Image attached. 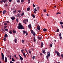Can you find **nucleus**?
<instances>
[{"mask_svg": "<svg viewBox=\"0 0 63 63\" xmlns=\"http://www.w3.org/2000/svg\"><path fill=\"white\" fill-rule=\"evenodd\" d=\"M18 25L17 28L19 29H24V28H23V26L21 24V23H19V24Z\"/></svg>", "mask_w": 63, "mask_h": 63, "instance_id": "f257e3e1", "label": "nucleus"}, {"mask_svg": "<svg viewBox=\"0 0 63 63\" xmlns=\"http://www.w3.org/2000/svg\"><path fill=\"white\" fill-rule=\"evenodd\" d=\"M27 22L26 23L25 22H26V20H24L23 21V22L25 24H26V23H27V22H28V19H26Z\"/></svg>", "mask_w": 63, "mask_h": 63, "instance_id": "f03ea898", "label": "nucleus"}, {"mask_svg": "<svg viewBox=\"0 0 63 63\" xmlns=\"http://www.w3.org/2000/svg\"><path fill=\"white\" fill-rule=\"evenodd\" d=\"M1 56H2V60L3 61H4V54L2 53H1Z\"/></svg>", "mask_w": 63, "mask_h": 63, "instance_id": "7ed1b4c3", "label": "nucleus"}, {"mask_svg": "<svg viewBox=\"0 0 63 63\" xmlns=\"http://www.w3.org/2000/svg\"><path fill=\"white\" fill-rule=\"evenodd\" d=\"M31 27H32V25L30 24H29V25H28V28L29 29H31Z\"/></svg>", "mask_w": 63, "mask_h": 63, "instance_id": "20e7f679", "label": "nucleus"}, {"mask_svg": "<svg viewBox=\"0 0 63 63\" xmlns=\"http://www.w3.org/2000/svg\"><path fill=\"white\" fill-rule=\"evenodd\" d=\"M42 37L41 36H38V39L39 40H41L42 39Z\"/></svg>", "mask_w": 63, "mask_h": 63, "instance_id": "39448f33", "label": "nucleus"}, {"mask_svg": "<svg viewBox=\"0 0 63 63\" xmlns=\"http://www.w3.org/2000/svg\"><path fill=\"white\" fill-rule=\"evenodd\" d=\"M16 16H17L18 17H21L19 14H18Z\"/></svg>", "mask_w": 63, "mask_h": 63, "instance_id": "423d86ee", "label": "nucleus"}, {"mask_svg": "<svg viewBox=\"0 0 63 63\" xmlns=\"http://www.w3.org/2000/svg\"><path fill=\"white\" fill-rule=\"evenodd\" d=\"M12 32L13 33H16V30H13Z\"/></svg>", "mask_w": 63, "mask_h": 63, "instance_id": "0eeeda50", "label": "nucleus"}, {"mask_svg": "<svg viewBox=\"0 0 63 63\" xmlns=\"http://www.w3.org/2000/svg\"><path fill=\"white\" fill-rule=\"evenodd\" d=\"M37 28L38 30H40V26H37Z\"/></svg>", "mask_w": 63, "mask_h": 63, "instance_id": "6e6552de", "label": "nucleus"}, {"mask_svg": "<svg viewBox=\"0 0 63 63\" xmlns=\"http://www.w3.org/2000/svg\"><path fill=\"white\" fill-rule=\"evenodd\" d=\"M11 19L12 20H14V19H15V17H11Z\"/></svg>", "mask_w": 63, "mask_h": 63, "instance_id": "1a4fd4ad", "label": "nucleus"}, {"mask_svg": "<svg viewBox=\"0 0 63 63\" xmlns=\"http://www.w3.org/2000/svg\"><path fill=\"white\" fill-rule=\"evenodd\" d=\"M5 62H7V57H5Z\"/></svg>", "mask_w": 63, "mask_h": 63, "instance_id": "9d476101", "label": "nucleus"}, {"mask_svg": "<svg viewBox=\"0 0 63 63\" xmlns=\"http://www.w3.org/2000/svg\"><path fill=\"white\" fill-rule=\"evenodd\" d=\"M57 54L59 57L60 56V54L59 53V52H57Z\"/></svg>", "mask_w": 63, "mask_h": 63, "instance_id": "9b49d317", "label": "nucleus"}, {"mask_svg": "<svg viewBox=\"0 0 63 63\" xmlns=\"http://www.w3.org/2000/svg\"><path fill=\"white\" fill-rule=\"evenodd\" d=\"M6 13V11L5 10L3 11V14H5Z\"/></svg>", "mask_w": 63, "mask_h": 63, "instance_id": "f8f14e48", "label": "nucleus"}, {"mask_svg": "<svg viewBox=\"0 0 63 63\" xmlns=\"http://www.w3.org/2000/svg\"><path fill=\"white\" fill-rule=\"evenodd\" d=\"M23 32L24 34H25L26 33V31H23Z\"/></svg>", "mask_w": 63, "mask_h": 63, "instance_id": "ddd939ff", "label": "nucleus"}, {"mask_svg": "<svg viewBox=\"0 0 63 63\" xmlns=\"http://www.w3.org/2000/svg\"><path fill=\"white\" fill-rule=\"evenodd\" d=\"M4 37L5 38H7V37H8V35L7 34H5Z\"/></svg>", "mask_w": 63, "mask_h": 63, "instance_id": "4468645a", "label": "nucleus"}, {"mask_svg": "<svg viewBox=\"0 0 63 63\" xmlns=\"http://www.w3.org/2000/svg\"><path fill=\"white\" fill-rule=\"evenodd\" d=\"M14 42H15V43H16V42H17V39H15V40H14Z\"/></svg>", "mask_w": 63, "mask_h": 63, "instance_id": "2eb2a0df", "label": "nucleus"}, {"mask_svg": "<svg viewBox=\"0 0 63 63\" xmlns=\"http://www.w3.org/2000/svg\"><path fill=\"white\" fill-rule=\"evenodd\" d=\"M41 47H43V46H44V44H43V43L42 42L41 43Z\"/></svg>", "mask_w": 63, "mask_h": 63, "instance_id": "dca6fc26", "label": "nucleus"}, {"mask_svg": "<svg viewBox=\"0 0 63 63\" xmlns=\"http://www.w3.org/2000/svg\"><path fill=\"white\" fill-rule=\"evenodd\" d=\"M32 17H33L34 18H35V16L34 15V14H32Z\"/></svg>", "mask_w": 63, "mask_h": 63, "instance_id": "f3484780", "label": "nucleus"}, {"mask_svg": "<svg viewBox=\"0 0 63 63\" xmlns=\"http://www.w3.org/2000/svg\"><path fill=\"white\" fill-rule=\"evenodd\" d=\"M8 1V0H3V2L4 3H5V2H7Z\"/></svg>", "mask_w": 63, "mask_h": 63, "instance_id": "a211bd4d", "label": "nucleus"}, {"mask_svg": "<svg viewBox=\"0 0 63 63\" xmlns=\"http://www.w3.org/2000/svg\"><path fill=\"white\" fill-rule=\"evenodd\" d=\"M21 16H22L24 15V12H23L22 14H21Z\"/></svg>", "mask_w": 63, "mask_h": 63, "instance_id": "6ab92c4d", "label": "nucleus"}, {"mask_svg": "<svg viewBox=\"0 0 63 63\" xmlns=\"http://www.w3.org/2000/svg\"><path fill=\"white\" fill-rule=\"evenodd\" d=\"M23 55H24V56L25 57H26V55H25V54L24 53H23Z\"/></svg>", "mask_w": 63, "mask_h": 63, "instance_id": "aec40b11", "label": "nucleus"}, {"mask_svg": "<svg viewBox=\"0 0 63 63\" xmlns=\"http://www.w3.org/2000/svg\"><path fill=\"white\" fill-rule=\"evenodd\" d=\"M20 58L21 60L22 61L23 60V58H22V57H20Z\"/></svg>", "mask_w": 63, "mask_h": 63, "instance_id": "412c9836", "label": "nucleus"}, {"mask_svg": "<svg viewBox=\"0 0 63 63\" xmlns=\"http://www.w3.org/2000/svg\"><path fill=\"white\" fill-rule=\"evenodd\" d=\"M52 44H50V47H52Z\"/></svg>", "mask_w": 63, "mask_h": 63, "instance_id": "4be33fe9", "label": "nucleus"}, {"mask_svg": "<svg viewBox=\"0 0 63 63\" xmlns=\"http://www.w3.org/2000/svg\"><path fill=\"white\" fill-rule=\"evenodd\" d=\"M47 56L49 57V56H50V53H49L47 55Z\"/></svg>", "mask_w": 63, "mask_h": 63, "instance_id": "5701e85b", "label": "nucleus"}, {"mask_svg": "<svg viewBox=\"0 0 63 63\" xmlns=\"http://www.w3.org/2000/svg\"><path fill=\"white\" fill-rule=\"evenodd\" d=\"M43 30L44 31H46L47 30V29H43Z\"/></svg>", "mask_w": 63, "mask_h": 63, "instance_id": "b1692460", "label": "nucleus"}, {"mask_svg": "<svg viewBox=\"0 0 63 63\" xmlns=\"http://www.w3.org/2000/svg\"><path fill=\"white\" fill-rule=\"evenodd\" d=\"M17 3L20 2V0H17Z\"/></svg>", "mask_w": 63, "mask_h": 63, "instance_id": "393cba45", "label": "nucleus"}, {"mask_svg": "<svg viewBox=\"0 0 63 63\" xmlns=\"http://www.w3.org/2000/svg\"><path fill=\"white\" fill-rule=\"evenodd\" d=\"M16 22H18V19H17V18L16 19Z\"/></svg>", "mask_w": 63, "mask_h": 63, "instance_id": "a878e982", "label": "nucleus"}, {"mask_svg": "<svg viewBox=\"0 0 63 63\" xmlns=\"http://www.w3.org/2000/svg\"><path fill=\"white\" fill-rule=\"evenodd\" d=\"M30 8H28L27 9V11H29V10H30Z\"/></svg>", "mask_w": 63, "mask_h": 63, "instance_id": "bb28decb", "label": "nucleus"}, {"mask_svg": "<svg viewBox=\"0 0 63 63\" xmlns=\"http://www.w3.org/2000/svg\"><path fill=\"white\" fill-rule=\"evenodd\" d=\"M49 57L48 56H46V58L47 59H48Z\"/></svg>", "mask_w": 63, "mask_h": 63, "instance_id": "cd10ccee", "label": "nucleus"}, {"mask_svg": "<svg viewBox=\"0 0 63 63\" xmlns=\"http://www.w3.org/2000/svg\"><path fill=\"white\" fill-rule=\"evenodd\" d=\"M43 11H44V12H46L47 11V10H46V9H44L43 10Z\"/></svg>", "mask_w": 63, "mask_h": 63, "instance_id": "c85d7f7f", "label": "nucleus"}, {"mask_svg": "<svg viewBox=\"0 0 63 63\" xmlns=\"http://www.w3.org/2000/svg\"><path fill=\"white\" fill-rule=\"evenodd\" d=\"M9 33L10 34H12V32H11V31H10L9 32Z\"/></svg>", "mask_w": 63, "mask_h": 63, "instance_id": "c756f323", "label": "nucleus"}, {"mask_svg": "<svg viewBox=\"0 0 63 63\" xmlns=\"http://www.w3.org/2000/svg\"><path fill=\"white\" fill-rule=\"evenodd\" d=\"M3 40L4 41H6V38H3Z\"/></svg>", "mask_w": 63, "mask_h": 63, "instance_id": "7c9ffc66", "label": "nucleus"}, {"mask_svg": "<svg viewBox=\"0 0 63 63\" xmlns=\"http://www.w3.org/2000/svg\"><path fill=\"white\" fill-rule=\"evenodd\" d=\"M4 25H5V26H6V25H7V23H5L4 24Z\"/></svg>", "mask_w": 63, "mask_h": 63, "instance_id": "2f4dec72", "label": "nucleus"}, {"mask_svg": "<svg viewBox=\"0 0 63 63\" xmlns=\"http://www.w3.org/2000/svg\"><path fill=\"white\" fill-rule=\"evenodd\" d=\"M42 52H43V53H44V54L45 53V50H43V51Z\"/></svg>", "mask_w": 63, "mask_h": 63, "instance_id": "473e14b6", "label": "nucleus"}, {"mask_svg": "<svg viewBox=\"0 0 63 63\" xmlns=\"http://www.w3.org/2000/svg\"><path fill=\"white\" fill-rule=\"evenodd\" d=\"M59 29H57V30L56 31L57 32H59Z\"/></svg>", "mask_w": 63, "mask_h": 63, "instance_id": "72a5a7b5", "label": "nucleus"}, {"mask_svg": "<svg viewBox=\"0 0 63 63\" xmlns=\"http://www.w3.org/2000/svg\"><path fill=\"white\" fill-rule=\"evenodd\" d=\"M35 56H34L32 57V59H35Z\"/></svg>", "mask_w": 63, "mask_h": 63, "instance_id": "f704fd0d", "label": "nucleus"}, {"mask_svg": "<svg viewBox=\"0 0 63 63\" xmlns=\"http://www.w3.org/2000/svg\"><path fill=\"white\" fill-rule=\"evenodd\" d=\"M31 32L32 34H33V33H34V32H33V30H32Z\"/></svg>", "mask_w": 63, "mask_h": 63, "instance_id": "c9c22d12", "label": "nucleus"}, {"mask_svg": "<svg viewBox=\"0 0 63 63\" xmlns=\"http://www.w3.org/2000/svg\"><path fill=\"white\" fill-rule=\"evenodd\" d=\"M33 36H34L35 37H36V35H35V33H33Z\"/></svg>", "mask_w": 63, "mask_h": 63, "instance_id": "e433bc0d", "label": "nucleus"}, {"mask_svg": "<svg viewBox=\"0 0 63 63\" xmlns=\"http://www.w3.org/2000/svg\"><path fill=\"white\" fill-rule=\"evenodd\" d=\"M35 37H34V42H35L36 41V38Z\"/></svg>", "mask_w": 63, "mask_h": 63, "instance_id": "4c0bfd02", "label": "nucleus"}, {"mask_svg": "<svg viewBox=\"0 0 63 63\" xmlns=\"http://www.w3.org/2000/svg\"><path fill=\"white\" fill-rule=\"evenodd\" d=\"M24 51V50L23 49H22L21 50V51L22 52V53H23V51Z\"/></svg>", "mask_w": 63, "mask_h": 63, "instance_id": "58836bf2", "label": "nucleus"}, {"mask_svg": "<svg viewBox=\"0 0 63 63\" xmlns=\"http://www.w3.org/2000/svg\"><path fill=\"white\" fill-rule=\"evenodd\" d=\"M5 31H8V29H5Z\"/></svg>", "mask_w": 63, "mask_h": 63, "instance_id": "ea45409f", "label": "nucleus"}, {"mask_svg": "<svg viewBox=\"0 0 63 63\" xmlns=\"http://www.w3.org/2000/svg\"><path fill=\"white\" fill-rule=\"evenodd\" d=\"M60 24H63V22H60Z\"/></svg>", "mask_w": 63, "mask_h": 63, "instance_id": "a19ab883", "label": "nucleus"}, {"mask_svg": "<svg viewBox=\"0 0 63 63\" xmlns=\"http://www.w3.org/2000/svg\"><path fill=\"white\" fill-rule=\"evenodd\" d=\"M61 57H62L63 58V54H62L61 55Z\"/></svg>", "mask_w": 63, "mask_h": 63, "instance_id": "79ce46f5", "label": "nucleus"}, {"mask_svg": "<svg viewBox=\"0 0 63 63\" xmlns=\"http://www.w3.org/2000/svg\"><path fill=\"white\" fill-rule=\"evenodd\" d=\"M24 0H21V2H22V3H23L24 2Z\"/></svg>", "mask_w": 63, "mask_h": 63, "instance_id": "37998d69", "label": "nucleus"}, {"mask_svg": "<svg viewBox=\"0 0 63 63\" xmlns=\"http://www.w3.org/2000/svg\"><path fill=\"white\" fill-rule=\"evenodd\" d=\"M12 60L13 61H15V60H14V59L13 58H12Z\"/></svg>", "mask_w": 63, "mask_h": 63, "instance_id": "c03bdc74", "label": "nucleus"}, {"mask_svg": "<svg viewBox=\"0 0 63 63\" xmlns=\"http://www.w3.org/2000/svg\"><path fill=\"white\" fill-rule=\"evenodd\" d=\"M18 12L19 13H20L21 12V11L20 10H18Z\"/></svg>", "mask_w": 63, "mask_h": 63, "instance_id": "a18cd8bd", "label": "nucleus"}, {"mask_svg": "<svg viewBox=\"0 0 63 63\" xmlns=\"http://www.w3.org/2000/svg\"><path fill=\"white\" fill-rule=\"evenodd\" d=\"M59 35L60 37H61V34L60 33V34H59Z\"/></svg>", "mask_w": 63, "mask_h": 63, "instance_id": "49530a36", "label": "nucleus"}, {"mask_svg": "<svg viewBox=\"0 0 63 63\" xmlns=\"http://www.w3.org/2000/svg\"><path fill=\"white\" fill-rule=\"evenodd\" d=\"M12 0H9V2H10V3H11V2H12Z\"/></svg>", "mask_w": 63, "mask_h": 63, "instance_id": "de8ad7c7", "label": "nucleus"}, {"mask_svg": "<svg viewBox=\"0 0 63 63\" xmlns=\"http://www.w3.org/2000/svg\"><path fill=\"white\" fill-rule=\"evenodd\" d=\"M34 10H35V11H37V8H35V9H34Z\"/></svg>", "mask_w": 63, "mask_h": 63, "instance_id": "09e8293b", "label": "nucleus"}, {"mask_svg": "<svg viewBox=\"0 0 63 63\" xmlns=\"http://www.w3.org/2000/svg\"><path fill=\"white\" fill-rule=\"evenodd\" d=\"M10 59H12V56H10Z\"/></svg>", "mask_w": 63, "mask_h": 63, "instance_id": "8fccbe9b", "label": "nucleus"}, {"mask_svg": "<svg viewBox=\"0 0 63 63\" xmlns=\"http://www.w3.org/2000/svg\"><path fill=\"white\" fill-rule=\"evenodd\" d=\"M13 12L14 13H16V11H13Z\"/></svg>", "mask_w": 63, "mask_h": 63, "instance_id": "3c124183", "label": "nucleus"}, {"mask_svg": "<svg viewBox=\"0 0 63 63\" xmlns=\"http://www.w3.org/2000/svg\"><path fill=\"white\" fill-rule=\"evenodd\" d=\"M22 42L23 43H24V40H22Z\"/></svg>", "mask_w": 63, "mask_h": 63, "instance_id": "603ef678", "label": "nucleus"}, {"mask_svg": "<svg viewBox=\"0 0 63 63\" xmlns=\"http://www.w3.org/2000/svg\"><path fill=\"white\" fill-rule=\"evenodd\" d=\"M33 7L34 8L35 7V5H34V4H33Z\"/></svg>", "mask_w": 63, "mask_h": 63, "instance_id": "864d4df0", "label": "nucleus"}, {"mask_svg": "<svg viewBox=\"0 0 63 63\" xmlns=\"http://www.w3.org/2000/svg\"><path fill=\"white\" fill-rule=\"evenodd\" d=\"M6 22H7V23H9V22L8 21H6Z\"/></svg>", "mask_w": 63, "mask_h": 63, "instance_id": "5fc2aeb1", "label": "nucleus"}, {"mask_svg": "<svg viewBox=\"0 0 63 63\" xmlns=\"http://www.w3.org/2000/svg\"><path fill=\"white\" fill-rule=\"evenodd\" d=\"M7 27V26H5L4 27V29H6V27Z\"/></svg>", "mask_w": 63, "mask_h": 63, "instance_id": "6e6d98bb", "label": "nucleus"}, {"mask_svg": "<svg viewBox=\"0 0 63 63\" xmlns=\"http://www.w3.org/2000/svg\"><path fill=\"white\" fill-rule=\"evenodd\" d=\"M1 3H3V0H2L1 2Z\"/></svg>", "mask_w": 63, "mask_h": 63, "instance_id": "4d7b16f0", "label": "nucleus"}, {"mask_svg": "<svg viewBox=\"0 0 63 63\" xmlns=\"http://www.w3.org/2000/svg\"><path fill=\"white\" fill-rule=\"evenodd\" d=\"M26 36H27L28 35V33L27 32H26Z\"/></svg>", "mask_w": 63, "mask_h": 63, "instance_id": "13d9d810", "label": "nucleus"}, {"mask_svg": "<svg viewBox=\"0 0 63 63\" xmlns=\"http://www.w3.org/2000/svg\"><path fill=\"white\" fill-rule=\"evenodd\" d=\"M26 52H27V53L28 54H28V53H27V52H27V50H26Z\"/></svg>", "mask_w": 63, "mask_h": 63, "instance_id": "bf43d9fd", "label": "nucleus"}, {"mask_svg": "<svg viewBox=\"0 0 63 63\" xmlns=\"http://www.w3.org/2000/svg\"><path fill=\"white\" fill-rule=\"evenodd\" d=\"M55 53H57V51H56V50H55Z\"/></svg>", "mask_w": 63, "mask_h": 63, "instance_id": "052dcab7", "label": "nucleus"}, {"mask_svg": "<svg viewBox=\"0 0 63 63\" xmlns=\"http://www.w3.org/2000/svg\"><path fill=\"white\" fill-rule=\"evenodd\" d=\"M36 11H34V13H35V14H36Z\"/></svg>", "mask_w": 63, "mask_h": 63, "instance_id": "680f3d73", "label": "nucleus"}, {"mask_svg": "<svg viewBox=\"0 0 63 63\" xmlns=\"http://www.w3.org/2000/svg\"><path fill=\"white\" fill-rule=\"evenodd\" d=\"M47 16H48L49 15H48V14H47Z\"/></svg>", "mask_w": 63, "mask_h": 63, "instance_id": "e2e57ef3", "label": "nucleus"}, {"mask_svg": "<svg viewBox=\"0 0 63 63\" xmlns=\"http://www.w3.org/2000/svg\"><path fill=\"white\" fill-rule=\"evenodd\" d=\"M29 53H31V51H30L29 50Z\"/></svg>", "mask_w": 63, "mask_h": 63, "instance_id": "0e129e2a", "label": "nucleus"}, {"mask_svg": "<svg viewBox=\"0 0 63 63\" xmlns=\"http://www.w3.org/2000/svg\"><path fill=\"white\" fill-rule=\"evenodd\" d=\"M19 56L20 58V57H21V56H20V55H19Z\"/></svg>", "mask_w": 63, "mask_h": 63, "instance_id": "69168bd1", "label": "nucleus"}, {"mask_svg": "<svg viewBox=\"0 0 63 63\" xmlns=\"http://www.w3.org/2000/svg\"><path fill=\"white\" fill-rule=\"evenodd\" d=\"M10 63H13V62L12 61H10Z\"/></svg>", "mask_w": 63, "mask_h": 63, "instance_id": "338daca9", "label": "nucleus"}, {"mask_svg": "<svg viewBox=\"0 0 63 63\" xmlns=\"http://www.w3.org/2000/svg\"><path fill=\"white\" fill-rule=\"evenodd\" d=\"M14 57H16V55H14Z\"/></svg>", "mask_w": 63, "mask_h": 63, "instance_id": "774afa93", "label": "nucleus"}]
</instances>
